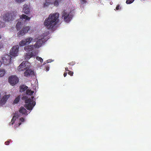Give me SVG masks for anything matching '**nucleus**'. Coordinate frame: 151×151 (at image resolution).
Here are the masks:
<instances>
[{
    "label": "nucleus",
    "instance_id": "obj_1",
    "mask_svg": "<svg viewBox=\"0 0 151 151\" xmlns=\"http://www.w3.org/2000/svg\"><path fill=\"white\" fill-rule=\"evenodd\" d=\"M48 34V32H46L40 35L37 38L28 37L20 42L19 45L20 47L25 46L24 47V50L26 52L32 51L35 48L40 47L47 40V38L45 37Z\"/></svg>",
    "mask_w": 151,
    "mask_h": 151
},
{
    "label": "nucleus",
    "instance_id": "obj_2",
    "mask_svg": "<svg viewBox=\"0 0 151 151\" xmlns=\"http://www.w3.org/2000/svg\"><path fill=\"white\" fill-rule=\"evenodd\" d=\"M20 91L22 92L26 91V94L28 95V96H25L22 97V99L25 101V107L30 111L34 107L36 104L35 100L33 99L34 97L32 96L34 93L33 91L29 89H27L28 87L24 85H22L20 86Z\"/></svg>",
    "mask_w": 151,
    "mask_h": 151
},
{
    "label": "nucleus",
    "instance_id": "obj_3",
    "mask_svg": "<svg viewBox=\"0 0 151 151\" xmlns=\"http://www.w3.org/2000/svg\"><path fill=\"white\" fill-rule=\"evenodd\" d=\"M27 110L23 107H21L19 110V112L17 114H16L13 116L10 122V124H15V126L16 127H18L21 124L22 122L25 121L24 117L28 115Z\"/></svg>",
    "mask_w": 151,
    "mask_h": 151
},
{
    "label": "nucleus",
    "instance_id": "obj_4",
    "mask_svg": "<svg viewBox=\"0 0 151 151\" xmlns=\"http://www.w3.org/2000/svg\"><path fill=\"white\" fill-rule=\"evenodd\" d=\"M59 17V14L57 13L50 14L45 19L44 22V25L48 29L52 30H55L57 26Z\"/></svg>",
    "mask_w": 151,
    "mask_h": 151
},
{
    "label": "nucleus",
    "instance_id": "obj_5",
    "mask_svg": "<svg viewBox=\"0 0 151 151\" xmlns=\"http://www.w3.org/2000/svg\"><path fill=\"white\" fill-rule=\"evenodd\" d=\"M16 13L13 11L6 12L3 15V20L5 22H10L14 19Z\"/></svg>",
    "mask_w": 151,
    "mask_h": 151
},
{
    "label": "nucleus",
    "instance_id": "obj_6",
    "mask_svg": "<svg viewBox=\"0 0 151 151\" xmlns=\"http://www.w3.org/2000/svg\"><path fill=\"white\" fill-rule=\"evenodd\" d=\"M12 57L9 54L5 53L1 57L2 61L3 63L7 66H9L12 63Z\"/></svg>",
    "mask_w": 151,
    "mask_h": 151
},
{
    "label": "nucleus",
    "instance_id": "obj_7",
    "mask_svg": "<svg viewBox=\"0 0 151 151\" xmlns=\"http://www.w3.org/2000/svg\"><path fill=\"white\" fill-rule=\"evenodd\" d=\"M30 63L28 61L23 62L18 67V70L21 71L29 69L30 68Z\"/></svg>",
    "mask_w": 151,
    "mask_h": 151
},
{
    "label": "nucleus",
    "instance_id": "obj_8",
    "mask_svg": "<svg viewBox=\"0 0 151 151\" xmlns=\"http://www.w3.org/2000/svg\"><path fill=\"white\" fill-rule=\"evenodd\" d=\"M19 54V46L16 45L13 47L10 51V55L14 57L17 56Z\"/></svg>",
    "mask_w": 151,
    "mask_h": 151
},
{
    "label": "nucleus",
    "instance_id": "obj_9",
    "mask_svg": "<svg viewBox=\"0 0 151 151\" xmlns=\"http://www.w3.org/2000/svg\"><path fill=\"white\" fill-rule=\"evenodd\" d=\"M10 96V94L3 95V94L0 93V105H4Z\"/></svg>",
    "mask_w": 151,
    "mask_h": 151
},
{
    "label": "nucleus",
    "instance_id": "obj_10",
    "mask_svg": "<svg viewBox=\"0 0 151 151\" xmlns=\"http://www.w3.org/2000/svg\"><path fill=\"white\" fill-rule=\"evenodd\" d=\"M18 78L15 76H12L9 77V82L12 86L14 85L18 82Z\"/></svg>",
    "mask_w": 151,
    "mask_h": 151
},
{
    "label": "nucleus",
    "instance_id": "obj_11",
    "mask_svg": "<svg viewBox=\"0 0 151 151\" xmlns=\"http://www.w3.org/2000/svg\"><path fill=\"white\" fill-rule=\"evenodd\" d=\"M59 0H46L44 4L45 6H47L51 4H54L55 6H57L59 4Z\"/></svg>",
    "mask_w": 151,
    "mask_h": 151
},
{
    "label": "nucleus",
    "instance_id": "obj_12",
    "mask_svg": "<svg viewBox=\"0 0 151 151\" xmlns=\"http://www.w3.org/2000/svg\"><path fill=\"white\" fill-rule=\"evenodd\" d=\"M34 72L30 68L26 70L24 73V75L27 77H32L34 75Z\"/></svg>",
    "mask_w": 151,
    "mask_h": 151
},
{
    "label": "nucleus",
    "instance_id": "obj_13",
    "mask_svg": "<svg viewBox=\"0 0 151 151\" xmlns=\"http://www.w3.org/2000/svg\"><path fill=\"white\" fill-rule=\"evenodd\" d=\"M74 14V10H72L68 14H67V23H68L71 20Z\"/></svg>",
    "mask_w": 151,
    "mask_h": 151
},
{
    "label": "nucleus",
    "instance_id": "obj_14",
    "mask_svg": "<svg viewBox=\"0 0 151 151\" xmlns=\"http://www.w3.org/2000/svg\"><path fill=\"white\" fill-rule=\"evenodd\" d=\"M22 29L24 30L25 33L29 32V33L30 34L32 33L34 31L33 29V28H31V27L29 26L24 27Z\"/></svg>",
    "mask_w": 151,
    "mask_h": 151
},
{
    "label": "nucleus",
    "instance_id": "obj_15",
    "mask_svg": "<svg viewBox=\"0 0 151 151\" xmlns=\"http://www.w3.org/2000/svg\"><path fill=\"white\" fill-rule=\"evenodd\" d=\"M30 19V17L24 14H22L20 17V20L22 21L23 23L29 21Z\"/></svg>",
    "mask_w": 151,
    "mask_h": 151
},
{
    "label": "nucleus",
    "instance_id": "obj_16",
    "mask_svg": "<svg viewBox=\"0 0 151 151\" xmlns=\"http://www.w3.org/2000/svg\"><path fill=\"white\" fill-rule=\"evenodd\" d=\"M23 11L25 14H28L29 12V6L26 4H24L23 6Z\"/></svg>",
    "mask_w": 151,
    "mask_h": 151
},
{
    "label": "nucleus",
    "instance_id": "obj_17",
    "mask_svg": "<svg viewBox=\"0 0 151 151\" xmlns=\"http://www.w3.org/2000/svg\"><path fill=\"white\" fill-rule=\"evenodd\" d=\"M33 56L32 52H28L26 53L24 55V58L26 60H29Z\"/></svg>",
    "mask_w": 151,
    "mask_h": 151
},
{
    "label": "nucleus",
    "instance_id": "obj_18",
    "mask_svg": "<svg viewBox=\"0 0 151 151\" xmlns=\"http://www.w3.org/2000/svg\"><path fill=\"white\" fill-rule=\"evenodd\" d=\"M20 20L18 21L16 25V28L17 30H19L20 28L22 26L23 22H21Z\"/></svg>",
    "mask_w": 151,
    "mask_h": 151
},
{
    "label": "nucleus",
    "instance_id": "obj_19",
    "mask_svg": "<svg viewBox=\"0 0 151 151\" xmlns=\"http://www.w3.org/2000/svg\"><path fill=\"white\" fill-rule=\"evenodd\" d=\"M25 33L22 29L19 31L17 33V36L19 37H20L22 36H23L25 34Z\"/></svg>",
    "mask_w": 151,
    "mask_h": 151
},
{
    "label": "nucleus",
    "instance_id": "obj_20",
    "mask_svg": "<svg viewBox=\"0 0 151 151\" xmlns=\"http://www.w3.org/2000/svg\"><path fill=\"white\" fill-rule=\"evenodd\" d=\"M6 73L5 70L3 69H0V77L3 76Z\"/></svg>",
    "mask_w": 151,
    "mask_h": 151
},
{
    "label": "nucleus",
    "instance_id": "obj_21",
    "mask_svg": "<svg viewBox=\"0 0 151 151\" xmlns=\"http://www.w3.org/2000/svg\"><path fill=\"white\" fill-rule=\"evenodd\" d=\"M66 12L65 10H63L62 12V18L65 20L66 19Z\"/></svg>",
    "mask_w": 151,
    "mask_h": 151
},
{
    "label": "nucleus",
    "instance_id": "obj_22",
    "mask_svg": "<svg viewBox=\"0 0 151 151\" xmlns=\"http://www.w3.org/2000/svg\"><path fill=\"white\" fill-rule=\"evenodd\" d=\"M20 99V96H18L16 97L14 101V104H17L19 101Z\"/></svg>",
    "mask_w": 151,
    "mask_h": 151
},
{
    "label": "nucleus",
    "instance_id": "obj_23",
    "mask_svg": "<svg viewBox=\"0 0 151 151\" xmlns=\"http://www.w3.org/2000/svg\"><path fill=\"white\" fill-rule=\"evenodd\" d=\"M36 59L39 61H40V63H42L43 62V59L41 57L39 56H37L36 58Z\"/></svg>",
    "mask_w": 151,
    "mask_h": 151
},
{
    "label": "nucleus",
    "instance_id": "obj_24",
    "mask_svg": "<svg viewBox=\"0 0 151 151\" xmlns=\"http://www.w3.org/2000/svg\"><path fill=\"white\" fill-rule=\"evenodd\" d=\"M67 71H68V74L71 76H72L73 75V72L72 71H70L68 69V68H67Z\"/></svg>",
    "mask_w": 151,
    "mask_h": 151
},
{
    "label": "nucleus",
    "instance_id": "obj_25",
    "mask_svg": "<svg viewBox=\"0 0 151 151\" xmlns=\"http://www.w3.org/2000/svg\"><path fill=\"white\" fill-rule=\"evenodd\" d=\"M5 26L4 22H2L0 21V28L5 27Z\"/></svg>",
    "mask_w": 151,
    "mask_h": 151
},
{
    "label": "nucleus",
    "instance_id": "obj_26",
    "mask_svg": "<svg viewBox=\"0 0 151 151\" xmlns=\"http://www.w3.org/2000/svg\"><path fill=\"white\" fill-rule=\"evenodd\" d=\"M134 0H127L126 3L127 4H130L134 2Z\"/></svg>",
    "mask_w": 151,
    "mask_h": 151
},
{
    "label": "nucleus",
    "instance_id": "obj_27",
    "mask_svg": "<svg viewBox=\"0 0 151 151\" xmlns=\"http://www.w3.org/2000/svg\"><path fill=\"white\" fill-rule=\"evenodd\" d=\"M53 60L51 61L50 60H47L43 64V65H45L47 63H51V62Z\"/></svg>",
    "mask_w": 151,
    "mask_h": 151
},
{
    "label": "nucleus",
    "instance_id": "obj_28",
    "mask_svg": "<svg viewBox=\"0 0 151 151\" xmlns=\"http://www.w3.org/2000/svg\"><path fill=\"white\" fill-rule=\"evenodd\" d=\"M81 2L82 4H86L87 2L86 0H81Z\"/></svg>",
    "mask_w": 151,
    "mask_h": 151
},
{
    "label": "nucleus",
    "instance_id": "obj_29",
    "mask_svg": "<svg viewBox=\"0 0 151 151\" xmlns=\"http://www.w3.org/2000/svg\"><path fill=\"white\" fill-rule=\"evenodd\" d=\"M49 67L48 66H47L46 67V71H49Z\"/></svg>",
    "mask_w": 151,
    "mask_h": 151
},
{
    "label": "nucleus",
    "instance_id": "obj_30",
    "mask_svg": "<svg viewBox=\"0 0 151 151\" xmlns=\"http://www.w3.org/2000/svg\"><path fill=\"white\" fill-rule=\"evenodd\" d=\"M3 45L2 44L0 43V49H1L3 47Z\"/></svg>",
    "mask_w": 151,
    "mask_h": 151
},
{
    "label": "nucleus",
    "instance_id": "obj_31",
    "mask_svg": "<svg viewBox=\"0 0 151 151\" xmlns=\"http://www.w3.org/2000/svg\"><path fill=\"white\" fill-rule=\"evenodd\" d=\"M119 5H117L116 8V9L117 10L119 9Z\"/></svg>",
    "mask_w": 151,
    "mask_h": 151
},
{
    "label": "nucleus",
    "instance_id": "obj_32",
    "mask_svg": "<svg viewBox=\"0 0 151 151\" xmlns=\"http://www.w3.org/2000/svg\"><path fill=\"white\" fill-rule=\"evenodd\" d=\"M38 67L39 68H40L41 69H42V68L43 67H42V65H40V64H39L38 66Z\"/></svg>",
    "mask_w": 151,
    "mask_h": 151
},
{
    "label": "nucleus",
    "instance_id": "obj_33",
    "mask_svg": "<svg viewBox=\"0 0 151 151\" xmlns=\"http://www.w3.org/2000/svg\"><path fill=\"white\" fill-rule=\"evenodd\" d=\"M9 141H7V142H5V145H9Z\"/></svg>",
    "mask_w": 151,
    "mask_h": 151
},
{
    "label": "nucleus",
    "instance_id": "obj_34",
    "mask_svg": "<svg viewBox=\"0 0 151 151\" xmlns=\"http://www.w3.org/2000/svg\"><path fill=\"white\" fill-rule=\"evenodd\" d=\"M2 65V63L1 62L0 60V67L1 66V65Z\"/></svg>",
    "mask_w": 151,
    "mask_h": 151
},
{
    "label": "nucleus",
    "instance_id": "obj_35",
    "mask_svg": "<svg viewBox=\"0 0 151 151\" xmlns=\"http://www.w3.org/2000/svg\"><path fill=\"white\" fill-rule=\"evenodd\" d=\"M64 77H65L66 76V73H64Z\"/></svg>",
    "mask_w": 151,
    "mask_h": 151
},
{
    "label": "nucleus",
    "instance_id": "obj_36",
    "mask_svg": "<svg viewBox=\"0 0 151 151\" xmlns=\"http://www.w3.org/2000/svg\"><path fill=\"white\" fill-rule=\"evenodd\" d=\"M1 38V35H0V39Z\"/></svg>",
    "mask_w": 151,
    "mask_h": 151
}]
</instances>
